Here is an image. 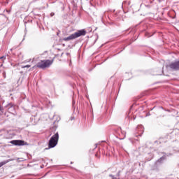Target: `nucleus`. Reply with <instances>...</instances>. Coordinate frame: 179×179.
<instances>
[{"instance_id": "obj_9", "label": "nucleus", "mask_w": 179, "mask_h": 179, "mask_svg": "<svg viewBox=\"0 0 179 179\" xmlns=\"http://www.w3.org/2000/svg\"><path fill=\"white\" fill-rule=\"evenodd\" d=\"M24 68H30V65L24 66Z\"/></svg>"}, {"instance_id": "obj_2", "label": "nucleus", "mask_w": 179, "mask_h": 179, "mask_svg": "<svg viewBox=\"0 0 179 179\" xmlns=\"http://www.w3.org/2000/svg\"><path fill=\"white\" fill-rule=\"evenodd\" d=\"M80 36H86V30H79L77 32L72 34L69 36L64 38L63 40L64 41H70V40H74V38H78V37H80Z\"/></svg>"}, {"instance_id": "obj_7", "label": "nucleus", "mask_w": 179, "mask_h": 179, "mask_svg": "<svg viewBox=\"0 0 179 179\" xmlns=\"http://www.w3.org/2000/svg\"><path fill=\"white\" fill-rule=\"evenodd\" d=\"M3 77L4 78V79L6 78V71L3 72Z\"/></svg>"}, {"instance_id": "obj_11", "label": "nucleus", "mask_w": 179, "mask_h": 179, "mask_svg": "<svg viewBox=\"0 0 179 179\" xmlns=\"http://www.w3.org/2000/svg\"><path fill=\"white\" fill-rule=\"evenodd\" d=\"M3 58H4V57H0V59H2Z\"/></svg>"}, {"instance_id": "obj_10", "label": "nucleus", "mask_w": 179, "mask_h": 179, "mask_svg": "<svg viewBox=\"0 0 179 179\" xmlns=\"http://www.w3.org/2000/svg\"><path fill=\"white\" fill-rule=\"evenodd\" d=\"M50 15H51V16H54V13H52Z\"/></svg>"}, {"instance_id": "obj_1", "label": "nucleus", "mask_w": 179, "mask_h": 179, "mask_svg": "<svg viewBox=\"0 0 179 179\" xmlns=\"http://www.w3.org/2000/svg\"><path fill=\"white\" fill-rule=\"evenodd\" d=\"M54 63V59H45L41 60L36 64V68H39V69H45V68H50L51 65Z\"/></svg>"}, {"instance_id": "obj_8", "label": "nucleus", "mask_w": 179, "mask_h": 179, "mask_svg": "<svg viewBox=\"0 0 179 179\" xmlns=\"http://www.w3.org/2000/svg\"><path fill=\"white\" fill-rule=\"evenodd\" d=\"M95 156H96V157H98V159L100 157V155H99V152H96Z\"/></svg>"}, {"instance_id": "obj_5", "label": "nucleus", "mask_w": 179, "mask_h": 179, "mask_svg": "<svg viewBox=\"0 0 179 179\" xmlns=\"http://www.w3.org/2000/svg\"><path fill=\"white\" fill-rule=\"evenodd\" d=\"M10 143L15 146H23V145H24V141L22 140H13Z\"/></svg>"}, {"instance_id": "obj_3", "label": "nucleus", "mask_w": 179, "mask_h": 179, "mask_svg": "<svg viewBox=\"0 0 179 179\" xmlns=\"http://www.w3.org/2000/svg\"><path fill=\"white\" fill-rule=\"evenodd\" d=\"M59 139V134H58V133H56L55 134H54L49 140L48 148L52 149V148H55L57 145H58Z\"/></svg>"}, {"instance_id": "obj_12", "label": "nucleus", "mask_w": 179, "mask_h": 179, "mask_svg": "<svg viewBox=\"0 0 179 179\" xmlns=\"http://www.w3.org/2000/svg\"><path fill=\"white\" fill-rule=\"evenodd\" d=\"M0 110H1V105H0Z\"/></svg>"}, {"instance_id": "obj_6", "label": "nucleus", "mask_w": 179, "mask_h": 179, "mask_svg": "<svg viewBox=\"0 0 179 179\" xmlns=\"http://www.w3.org/2000/svg\"><path fill=\"white\" fill-rule=\"evenodd\" d=\"M8 161H3L0 162V167H2V166H5V164H6V163H8Z\"/></svg>"}, {"instance_id": "obj_4", "label": "nucleus", "mask_w": 179, "mask_h": 179, "mask_svg": "<svg viewBox=\"0 0 179 179\" xmlns=\"http://www.w3.org/2000/svg\"><path fill=\"white\" fill-rule=\"evenodd\" d=\"M166 67L170 68L172 71H179V61L173 62Z\"/></svg>"}]
</instances>
